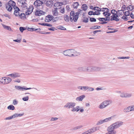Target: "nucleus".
Returning <instances> with one entry per match:
<instances>
[{
    "label": "nucleus",
    "instance_id": "f257e3e1",
    "mask_svg": "<svg viewBox=\"0 0 134 134\" xmlns=\"http://www.w3.org/2000/svg\"><path fill=\"white\" fill-rule=\"evenodd\" d=\"M123 122L122 121H118L112 124L107 129L108 132L105 134H116V131L115 130L121 126Z\"/></svg>",
    "mask_w": 134,
    "mask_h": 134
},
{
    "label": "nucleus",
    "instance_id": "f03ea898",
    "mask_svg": "<svg viewBox=\"0 0 134 134\" xmlns=\"http://www.w3.org/2000/svg\"><path fill=\"white\" fill-rule=\"evenodd\" d=\"M79 15V13H75L74 11H71L70 13V21L72 22L74 21V22H76L78 18Z\"/></svg>",
    "mask_w": 134,
    "mask_h": 134
},
{
    "label": "nucleus",
    "instance_id": "7ed1b4c3",
    "mask_svg": "<svg viewBox=\"0 0 134 134\" xmlns=\"http://www.w3.org/2000/svg\"><path fill=\"white\" fill-rule=\"evenodd\" d=\"M6 9L9 12H10L12 10L13 7L14 9L15 8H16V7H17L15 6V3L11 0L8 3L6 4Z\"/></svg>",
    "mask_w": 134,
    "mask_h": 134
},
{
    "label": "nucleus",
    "instance_id": "20e7f679",
    "mask_svg": "<svg viewBox=\"0 0 134 134\" xmlns=\"http://www.w3.org/2000/svg\"><path fill=\"white\" fill-rule=\"evenodd\" d=\"M111 13L113 15L111 16L110 21L114 20L118 21L119 20V18H118V14L117 11H116L114 9H112L111 11Z\"/></svg>",
    "mask_w": 134,
    "mask_h": 134
},
{
    "label": "nucleus",
    "instance_id": "39448f33",
    "mask_svg": "<svg viewBox=\"0 0 134 134\" xmlns=\"http://www.w3.org/2000/svg\"><path fill=\"white\" fill-rule=\"evenodd\" d=\"M43 2L42 1L38 0H36L34 2V4L35 7L37 8L38 9H42L43 7L42 4Z\"/></svg>",
    "mask_w": 134,
    "mask_h": 134
},
{
    "label": "nucleus",
    "instance_id": "423d86ee",
    "mask_svg": "<svg viewBox=\"0 0 134 134\" xmlns=\"http://www.w3.org/2000/svg\"><path fill=\"white\" fill-rule=\"evenodd\" d=\"M100 70L101 68L99 67L96 66L86 67V72H90L96 71H99Z\"/></svg>",
    "mask_w": 134,
    "mask_h": 134
},
{
    "label": "nucleus",
    "instance_id": "0eeeda50",
    "mask_svg": "<svg viewBox=\"0 0 134 134\" xmlns=\"http://www.w3.org/2000/svg\"><path fill=\"white\" fill-rule=\"evenodd\" d=\"M73 51H74L72 49L67 50L64 51L63 54L65 55L71 57L73 56V55H71L72 54Z\"/></svg>",
    "mask_w": 134,
    "mask_h": 134
},
{
    "label": "nucleus",
    "instance_id": "6e6552de",
    "mask_svg": "<svg viewBox=\"0 0 134 134\" xmlns=\"http://www.w3.org/2000/svg\"><path fill=\"white\" fill-rule=\"evenodd\" d=\"M76 103L74 102H69L67 103L64 107L68 109L73 108L76 105Z\"/></svg>",
    "mask_w": 134,
    "mask_h": 134
},
{
    "label": "nucleus",
    "instance_id": "1a4fd4ad",
    "mask_svg": "<svg viewBox=\"0 0 134 134\" xmlns=\"http://www.w3.org/2000/svg\"><path fill=\"white\" fill-rule=\"evenodd\" d=\"M111 118V117H109L106 118L103 120H100L97 122L96 125H99L104 123L108 122L110 121Z\"/></svg>",
    "mask_w": 134,
    "mask_h": 134
},
{
    "label": "nucleus",
    "instance_id": "9d476101",
    "mask_svg": "<svg viewBox=\"0 0 134 134\" xmlns=\"http://www.w3.org/2000/svg\"><path fill=\"white\" fill-rule=\"evenodd\" d=\"M15 88L18 90H21L24 91V90H30L32 88H25V87H21L20 86H15Z\"/></svg>",
    "mask_w": 134,
    "mask_h": 134
},
{
    "label": "nucleus",
    "instance_id": "9b49d317",
    "mask_svg": "<svg viewBox=\"0 0 134 134\" xmlns=\"http://www.w3.org/2000/svg\"><path fill=\"white\" fill-rule=\"evenodd\" d=\"M15 10L14 12V14L15 15V16H19L20 15V13L19 12L20 11V10L19 9V8L17 7H16V8H15L14 9Z\"/></svg>",
    "mask_w": 134,
    "mask_h": 134
},
{
    "label": "nucleus",
    "instance_id": "f8f14e48",
    "mask_svg": "<svg viewBox=\"0 0 134 134\" xmlns=\"http://www.w3.org/2000/svg\"><path fill=\"white\" fill-rule=\"evenodd\" d=\"M8 76H10L13 78H15L20 76V75L19 73L16 72H14L13 74H9L8 75Z\"/></svg>",
    "mask_w": 134,
    "mask_h": 134
},
{
    "label": "nucleus",
    "instance_id": "ddd939ff",
    "mask_svg": "<svg viewBox=\"0 0 134 134\" xmlns=\"http://www.w3.org/2000/svg\"><path fill=\"white\" fill-rule=\"evenodd\" d=\"M53 18V17L51 15H48L46 17L45 21L46 22H48L52 20Z\"/></svg>",
    "mask_w": 134,
    "mask_h": 134
},
{
    "label": "nucleus",
    "instance_id": "4468645a",
    "mask_svg": "<svg viewBox=\"0 0 134 134\" xmlns=\"http://www.w3.org/2000/svg\"><path fill=\"white\" fill-rule=\"evenodd\" d=\"M99 130V127H93L88 130L90 134L96 131Z\"/></svg>",
    "mask_w": 134,
    "mask_h": 134
},
{
    "label": "nucleus",
    "instance_id": "2eb2a0df",
    "mask_svg": "<svg viewBox=\"0 0 134 134\" xmlns=\"http://www.w3.org/2000/svg\"><path fill=\"white\" fill-rule=\"evenodd\" d=\"M45 13L44 12L41 10H37L35 13V15L36 16H40L43 15Z\"/></svg>",
    "mask_w": 134,
    "mask_h": 134
},
{
    "label": "nucleus",
    "instance_id": "dca6fc26",
    "mask_svg": "<svg viewBox=\"0 0 134 134\" xmlns=\"http://www.w3.org/2000/svg\"><path fill=\"white\" fill-rule=\"evenodd\" d=\"M4 84H7L12 81V79L9 77H4Z\"/></svg>",
    "mask_w": 134,
    "mask_h": 134
},
{
    "label": "nucleus",
    "instance_id": "f3484780",
    "mask_svg": "<svg viewBox=\"0 0 134 134\" xmlns=\"http://www.w3.org/2000/svg\"><path fill=\"white\" fill-rule=\"evenodd\" d=\"M103 103L105 106V107H106L112 103V101L110 100H106L103 101Z\"/></svg>",
    "mask_w": 134,
    "mask_h": 134
},
{
    "label": "nucleus",
    "instance_id": "a211bd4d",
    "mask_svg": "<svg viewBox=\"0 0 134 134\" xmlns=\"http://www.w3.org/2000/svg\"><path fill=\"white\" fill-rule=\"evenodd\" d=\"M130 106L124 109L123 111L125 113H127L131 111Z\"/></svg>",
    "mask_w": 134,
    "mask_h": 134
},
{
    "label": "nucleus",
    "instance_id": "6ab92c4d",
    "mask_svg": "<svg viewBox=\"0 0 134 134\" xmlns=\"http://www.w3.org/2000/svg\"><path fill=\"white\" fill-rule=\"evenodd\" d=\"M80 107L79 106H77L75 107H73L71 110L73 112H78L80 110Z\"/></svg>",
    "mask_w": 134,
    "mask_h": 134
},
{
    "label": "nucleus",
    "instance_id": "aec40b11",
    "mask_svg": "<svg viewBox=\"0 0 134 134\" xmlns=\"http://www.w3.org/2000/svg\"><path fill=\"white\" fill-rule=\"evenodd\" d=\"M25 0H21L20 3L22 4L21 6L24 8H27V4L25 2Z\"/></svg>",
    "mask_w": 134,
    "mask_h": 134
},
{
    "label": "nucleus",
    "instance_id": "412c9836",
    "mask_svg": "<svg viewBox=\"0 0 134 134\" xmlns=\"http://www.w3.org/2000/svg\"><path fill=\"white\" fill-rule=\"evenodd\" d=\"M77 69L80 71L86 72V67H79Z\"/></svg>",
    "mask_w": 134,
    "mask_h": 134
},
{
    "label": "nucleus",
    "instance_id": "4be33fe9",
    "mask_svg": "<svg viewBox=\"0 0 134 134\" xmlns=\"http://www.w3.org/2000/svg\"><path fill=\"white\" fill-rule=\"evenodd\" d=\"M85 96L84 95H82L77 97L76 99V100L78 101H81L85 97Z\"/></svg>",
    "mask_w": 134,
    "mask_h": 134
},
{
    "label": "nucleus",
    "instance_id": "5701e85b",
    "mask_svg": "<svg viewBox=\"0 0 134 134\" xmlns=\"http://www.w3.org/2000/svg\"><path fill=\"white\" fill-rule=\"evenodd\" d=\"M53 2V1L52 0L47 1V2L46 3V4L47 5V6L49 7H51L52 5Z\"/></svg>",
    "mask_w": 134,
    "mask_h": 134
},
{
    "label": "nucleus",
    "instance_id": "b1692460",
    "mask_svg": "<svg viewBox=\"0 0 134 134\" xmlns=\"http://www.w3.org/2000/svg\"><path fill=\"white\" fill-rule=\"evenodd\" d=\"M88 88L86 86H80L78 87V88L81 90L83 91L86 90Z\"/></svg>",
    "mask_w": 134,
    "mask_h": 134
},
{
    "label": "nucleus",
    "instance_id": "393cba45",
    "mask_svg": "<svg viewBox=\"0 0 134 134\" xmlns=\"http://www.w3.org/2000/svg\"><path fill=\"white\" fill-rule=\"evenodd\" d=\"M73 51L72 54H71V55H73V56H78L80 54V53L76 51L74 49H73Z\"/></svg>",
    "mask_w": 134,
    "mask_h": 134
},
{
    "label": "nucleus",
    "instance_id": "a878e982",
    "mask_svg": "<svg viewBox=\"0 0 134 134\" xmlns=\"http://www.w3.org/2000/svg\"><path fill=\"white\" fill-rule=\"evenodd\" d=\"M2 26L3 27L6 29H7L8 30L10 31H12L13 30L10 28V27L9 26H6L4 24H2Z\"/></svg>",
    "mask_w": 134,
    "mask_h": 134
},
{
    "label": "nucleus",
    "instance_id": "bb28decb",
    "mask_svg": "<svg viewBox=\"0 0 134 134\" xmlns=\"http://www.w3.org/2000/svg\"><path fill=\"white\" fill-rule=\"evenodd\" d=\"M118 14V17L122 15L124 13V10H118L117 11Z\"/></svg>",
    "mask_w": 134,
    "mask_h": 134
},
{
    "label": "nucleus",
    "instance_id": "cd10ccee",
    "mask_svg": "<svg viewBox=\"0 0 134 134\" xmlns=\"http://www.w3.org/2000/svg\"><path fill=\"white\" fill-rule=\"evenodd\" d=\"M24 114H18V113H15L13 115H12L13 119L17 117L18 116H20L23 115Z\"/></svg>",
    "mask_w": 134,
    "mask_h": 134
},
{
    "label": "nucleus",
    "instance_id": "c85d7f7f",
    "mask_svg": "<svg viewBox=\"0 0 134 134\" xmlns=\"http://www.w3.org/2000/svg\"><path fill=\"white\" fill-rule=\"evenodd\" d=\"M62 5V3L59 2H57L54 4V5L55 7H58Z\"/></svg>",
    "mask_w": 134,
    "mask_h": 134
},
{
    "label": "nucleus",
    "instance_id": "c756f323",
    "mask_svg": "<svg viewBox=\"0 0 134 134\" xmlns=\"http://www.w3.org/2000/svg\"><path fill=\"white\" fill-rule=\"evenodd\" d=\"M39 24L43 26H47L49 27H51L52 26V25L51 24L46 23H40Z\"/></svg>",
    "mask_w": 134,
    "mask_h": 134
},
{
    "label": "nucleus",
    "instance_id": "7c9ffc66",
    "mask_svg": "<svg viewBox=\"0 0 134 134\" xmlns=\"http://www.w3.org/2000/svg\"><path fill=\"white\" fill-rule=\"evenodd\" d=\"M79 5V4L78 2L74 3L72 4L73 7L74 8H77L78 6Z\"/></svg>",
    "mask_w": 134,
    "mask_h": 134
},
{
    "label": "nucleus",
    "instance_id": "2f4dec72",
    "mask_svg": "<svg viewBox=\"0 0 134 134\" xmlns=\"http://www.w3.org/2000/svg\"><path fill=\"white\" fill-rule=\"evenodd\" d=\"M57 9H58V8L55 9L54 10L52 11L53 15L54 16H56L58 15V13L57 10Z\"/></svg>",
    "mask_w": 134,
    "mask_h": 134
},
{
    "label": "nucleus",
    "instance_id": "473e14b6",
    "mask_svg": "<svg viewBox=\"0 0 134 134\" xmlns=\"http://www.w3.org/2000/svg\"><path fill=\"white\" fill-rule=\"evenodd\" d=\"M33 10V8H31L30 10V9H28L27 11L26 12V15H28L30 14L32 12Z\"/></svg>",
    "mask_w": 134,
    "mask_h": 134
},
{
    "label": "nucleus",
    "instance_id": "72a5a7b5",
    "mask_svg": "<svg viewBox=\"0 0 134 134\" xmlns=\"http://www.w3.org/2000/svg\"><path fill=\"white\" fill-rule=\"evenodd\" d=\"M132 96V94L131 93H128L126 92L125 98H130Z\"/></svg>",
    "mask_w": 134,
    "mask_h": 134
},
{
    "label": "nucleus",
    "instance_id": "f704fd0d",
    "mask_svg": "<svg viewBox=\"0 0 134 134\" xmlns=\"http://www.w3.org/2000/svg\"><path fill=\"white\" fill-rule=\"evenodd\" d=\"M83 126L82 125H79L73 128V129L75 130H77L78 129H81L82 127Z\"/></svg>",
    "mask_w": 134,
    "mask_h": 134
},
{
    "label": "nucleus",
    "instance_id": "c9c22d12",
    "mask_svg": "<svg viewBox=\"0 0 134 134\" xmlns=\"http://www.w3.org/2000/svg\"><path fill=\"white\" fill-rule=\"evenodd\" d=\"M98 107L100 109H103L105 108V106L104 105V104L102 102L100 104L99 106Z\"/></svg>",
    "mask_w": 134,
    "mask_h": 134
},
{
    "label": "nucleus",
    "instance_id": "e433bc0d",
    "mask_svg": "<svg viewBox=\"0 0 134 134\" xmlns=\"http://www.w3.org/2000/svg\"><path fill=\"white\" fill-rule=\"evenodd\" d=\"M82 8H83V10L85 11L86 10L87 8V5L85 4H83L82 5Z\"/></svg>",
    "mask_w": 134,
    "mask_h": 134
},
{
    "label": "nucleus",
    "instance_id": "4c0bfd02",
    "mask_svg": "<svg viewBox=\"0 0 134 134\" xmlns=\"http://www.w3.org/2000/svg\"><path fill=\"white\" fill-rule=\"evenodd\" d=\"M4 77L0 78V84H4Z\"/></svg>",
    "mask_w": 134,
    "mask_h": 134
},
{
    "label": "nucleus",
    "instance_id": "58836bf2",
    "mask_svg": "<svg viewBox=\"0 0 134 134\" xmlns=\"http://www.w3.org/2000/svg\"><path fill=\"white\" fill-rule=\"evenodd\" d=\"M101 27L100 26H92L90 28V29H99Z\"/></svg>",
    "mask_w": 134,
    "mask_h": 134
},
{
    "label": "nucleus",
    "instance_id": "ea45409f",
    "mask_svg": "<svg viewBox=\"0 0 134 134\" xmlns=\"http://www.w3.org/2000/svg\"><path fill=\"white\" fill-rule=\"evenodd\" d=\"M8 109L9 110H14L15 109V107L12 105H10L8 107Z\"/></svg>",
    "mask_w": 134,
    "mask_h": 134
},
{
    "label": "nucleus",
    "instance_id": "a19ab883",
    "mask_svg": "<svg viewBox=\"0 0 134 134\" xmlns=\"http://www.w3.org/2000/svg\"><path fill=\"white\" fill-rule=\"evenodd\" d=\"M57 28L59 29L62 30H66V29L63 26H58L57 27Z\"/></svg>",
    "mask_w": 134,
    "mask_h": 134
},
{
    "label": "nucleus",
    "instance_id": "79ce46f5",
    "mask_svg": "<svg viewBox=\"0 0 134 134\" xmlns=\"http://www.w3.org/2000/svg\"><path fill=\"white\" fill-rule=\"evenodd\" d=\"M134 8V7L131 5H129L128 7L127 8V10H132Z\"/></svg>",
    "mask_w": 134,
    "mask_h": 134
},
{
    "label": "nucleus",
    "instance_id": "37998d69",
    "mask_svg": "<svg viewBox=\"0 0 134 134\" xmlns=\"http://www.w3.org/2000/svg\"><path fill=\"white\" fill-rule=\"evenodd\" d=\"M26 28L25 27H19V30L21 32H23L24 31L26 30Z\"/></svg>",
    "mask_w": 134,
    "mask_h": 134
},
{
    "label": "nucleus",
    "instance_id": "c03bdc74",
    "mask_svg": "<svg viewBox=\"0 0 134 134\" xmlns=\"http://www.w3.org/2000/svg\"><path fill=\"white\" fill-rule=\"evenodd\" d=\"M21 19H22L23 18H25L26 17V15L24 13H21L20 14V15L19 16Z\"/></svg>",
    "mask_w": 134,
    "mask_h": 134
},
{
    "label": "nucleus",
    "instance_id": "a18cd8bd",
    "mask_svg": "<svg viewBox=\"0 0 134 134\" xmlns=\"http://www.w3.org/2000/svg\"><path fill=\"white\" fill-rule=\"evenodd\" d=\"M125 93L126 92H121L120 95V97L122 98H125Z\"/></svg>",
    "mask_w": 134,
    "mask_h": 134
},
{
    "label": "nucleus",
    "instance_id": "49530a36",
    "mask_svg": "<svg viewBox=\"0 0 134 134\" xmlns=\"http://www.w3.org/2000/svg\"><path fill=\"white\" fill-rule=\"evenodd\" d=\"M64 19L65 20L66 22H68L69 21V17L67 15H66L64 17Z\"/></svg>",
    "mask_w": 134,
    "mask_h": 134
},
{
    "label": "nucleus",
    "instance_id": "de8ad7c7",
    "mask_svg": "<svg viewBox=\"0 0 134 134\" xmlns=\"http://www.w3.org/2000/svg\"><path fill=\"white\" fill-rule=\"evenodd\" d=\"M29 97L28 96L22 98V100L24 101H27L29 99Z\"/></svg>",
    "mask_w": 134,
    "mask_h": 134
},
{
    "label": "nucleus",
    "instance_id": "09e8293b",
    "mask_svg": "<svg viewBox=\"0 0 134 134\" xmlns=\"http://www.w3.org/2000/svg\"><path fill=\"white\" fill-rule=\"evenodd\" d=\"M31 29V31H35L36 30H38L37 32H39L40 30H41V29L40 28L39 29H35L34 28H32Z\"/></svg>",
    "mask_w": 134,
    "mask_h": 134
},
{
    "label": "nucleus",
    "instance_id": "8fccbe9b",
    "mask_svg": "<svg viewBox=\"0 0 134 134\" xmlns=\"http://www.w3.org/2000/svg\"><path fill=\"white\" fill-rule=\"evenodd\" d=\"M104 18V19H103V20H104L105 21H109L110 20V19L109 17H106Z\"/></svg>",
    "mask_w": 134,
    "mask_h": 134
},
{
    "label": "nucleus",
    "instance_id": "3c124183",
    "mask_svg": "<svg viewBox=\"0 0 134 134\" xmlns=\"http://www.w3.org/2000/svg\"><path fill=\"white\" fill-rule=\"evenodd\" d=\"M124 15L126 16H129L130 15V12L129 11H127L126 12H124Z\"/></svg>",
    "mask_w": 134,
    "mask_h": 134
},
{
    "label": "nucleus",
    "instance_id": "603ef678",
    "mask_svg": "<svg viewBox=\"0 0 134 134\" xmlns=\"http://www.w3.org/2000/svg\"><path fill=\"white\" fill-rule=\"evenodd\" d=\"M84 19L83 20V22L85 23H87L88 21V19L87 18H83Z\"/></svg>",
    "mask_w": 134,
    "mask_h": 134
},
{
    "label": "nucleus",
    "instance_id": "864d4df0",
    "mask_svg": "<svg viewBox=\"0 0 134 134\" xmlns=\"http://www.w3.org/2000/svg\"><path fill=\"white\" fill-rule=\"evenodd\" d=\"M90 20L91 22H96V19L94 18H90Z\"/></svg>",
    "mask_w": 134,
    "mask_h": 134
},
{
    "label": "nucleus",
    "instance_id": "5fc2aeb1",
    "mask_svg": "<svg viewBox=\"0 0 134 134\" xmlns=\"http://www.w3.org/2000/svg\"><path fill=\"white\" fill-rule=\"evenodd\" d=\"M18 101H17L16 99H14L13 101V104L14 105H16L18 104Z\"/></svg>",
    "mask_w": 134,
    "mask_h": 134
},
{
    "label": "nucleus",
    "instance_id": "6e6d98bb",
    "mask_svg": "<svg viewBox=\"0 0 134 134\" xmlns=\"http://www.w3.org/2000/svg\"><path fill=\"white\" fill-rule=\"evenodd\" d=\"M100 9V8L97 7H95L94 8V10H97L98 11V12H99V10Z\"/></svg>",
    "mask_w": 134,
    "mask_h": 134
},
{
    "label": "nucleus",
    "instance_id": "4d7b16f0",
    "mask_svg": "<svg viewBox=\"0 0 134 134\" xmlns=\"http://www.w3.org/2000/svg\"><path fill=\"white\" fill-rule=\"evenodd\" d=\"M121 19L125 21H127L128 20V18L126 16H124L122 17Z\"/></svg>",
    "mask_w": 134,
    "mask_h": 134
},
{
    "label": "nucleus",
    "instance_id": "13d9d810",
    "mask_svg": "<svg viewBox=\"0 0 134 134\" xmlns=\"http://www.w3.org/2000/svg\"><path fill=\"white\" fill-rule=\"evenodd\" d=\"M88 88L87 90H88V91H93L94 90V88L92 87H89L88 86H87Z\"/></svg>",
    "mask_w": 134,
    "mask_h": 134
},
{
    "label": "nucleus",
    "instance_id": "bf43d9fd",
    "mask_svg": "<svg viewBox=\"0 0 134 134\" xmlns=\"http://www.w3.org/2000/svg\"><path fill=\"white\" fill-rule=\"evenodd\" d=\"M13 119L12 115L7 117L5 119V120H10Z\"/></svg>",
    "mask_w": 134,
    "mask_h": 134
},
{
    "label": "nucleus",
    "instance_id": "052dcab7",
    "mask_svg": "<svg viewBox=\"0 0 134 134\" xmlns=\"http://www.w3.org/2000/svg\"><path fill=\"white\" fill-rule=\"evenodd\" d=\"M21 39L18 40V39H17L16 40H13V41L14 42H16L18 43H20L21 42Z\"/></svg>",
    "mask_w": 134,
    "mask_h": 134
},
{
    "label": "nucleus",
    "instance_id": "680f3d73",
    "mask_svg": "<svg viewBox=\"0 0 134 134\" xmlns=\"http://www.w3.org/2000/svg\"><path fill=\"white\" fill-rule=\"evenodd\" d=\"M58 118H52L51 119L50 121H53L57 120Z\"/></svg>",
    "mask_w": 134,
    "mask_h": 134
},
{
    "label": "nucleus",
    "instance_id": "e2e57ef3",
    "mask_svg": "<svg viewBox=\"0 0 134 134\" xmlns=\"http://www.w3.org/2000/svg\"><path fill=\"white\" fill-rule=\"evenodd\" d=\"M100 13L99 12H97V11H95L94 12V15H100Z\"/></svg>",
    "mask_w": 134,
    "mask_h": 134
},
{
    "label": "nucleus",
    "instance_id": "0e129e2a",
    "mask_svg": "<svg viewBox=\"0 0 134 134\" xmlns=\"http://www.w3.org/2000/svg\"><path fill=\"white\" fill-rule=\"evenodd\" d=\"M88 14L89 15H94V12L92 11H90L88 12Z\"/></svg>",
    "mask_w": 134,
    "mask_h": 134
},
{
    "label": "nucleus",
    "instance_id": "69168bd1",
    "mask_svg": "<svg viewBox=\"0 0 134 134\" xmlns=\"http://www.w3.org/2000/svg\"><path fill=\"white\" fill-rule=\"evenodd\" d=\"M104 19V18H97V19H98L100 21H102V22H104V20H103V19Z\"/></svg>",
    "mask_w": 134,
    "mask_h": 134
},
{
    "label": "nucleus",
    "instance_id": "338daca9",
    "mask_svg": "<svg viewBox=\"0 0 134 134\" xmlns=\"http://www.w3.org/2000/svg\"><path fill=\"white\" fill-rule=\"evenodd\" d=\"M130 107H131V111H134V105H130Z\"/></svg>",
    "mask_w": 134,
    "mask_h": 134
},
{
    "label": "nucleus",
    "instance_id": "774afa93",
    "mask_svg": "<svg viewBox=\"0 0 134 134\" xmlns=\"http://www.w3.org/2000/svg\"><path fill=\"white\" fill-rule=\"evenodd\" d=\"M81 134H90L88 130L82 133Z\"/></svg>",
    "mask_w": 134,
    "mask_h": 134
}]
</instances>
